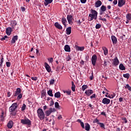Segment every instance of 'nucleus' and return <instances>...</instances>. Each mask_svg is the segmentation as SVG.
Masks as SVG:
<instances>
[{"mask_svg": "<svg viewBox=\"0 0 131 131\" xmlns=\"http://www.w3.org/2000/svg\"><path fill=\"white\" fill-rule=\"evenodd\" d=\"M19 107L18 103L17 102L13 103L10 107H9V113H10V115L12 116H16L17 115V113L18 111H17V108Z\"/></svg>", "mask_w": 131, "mask_h": 131, "instance_id": "f257e3e1", "label": "nucleus"}, {"mask_svg": "<svg viewBox=\"0 0 131 131\" xmlns=\"http://www.w3.org/2000/svg\"><path fill=\"white\" fill-rule=\"evenodd\" d=\"M90 14H89L88 16V21H93V20H97L98 18V12L97 11L91 9L90 10Z\"/></svg>", "mask_w": 131, "mask_h": 131, "instance_id": "f03ea898", "label": "nucleus"}, {"mask_svg": "<svg viewBox=\"0 0 131 131\" xmlns=\"http://www.w3.org/2000/svg\"><path fill=\"white\" fill-rule=\"evenodd\" d=\"M13 97H17V100L19 101L20 99H22V93H21V89L17 88L13 95Z\"/></svg>", "mask_w": 131, "mask_h": 131, "instance_id": "7ed1b4c3", "label": "nucleus"}, {"mask_svg": "<svg viewBox=\"0 0 131 131\" xmlns=\"http://www.w3.org/2000/svg\"><path fill=\"white\" fill-rule=\"evenodd\" d=\"M37 116L39 118L40 120H43L45 118V113L42 109L38 108L37 111Z\"/></svg>", "mask_w": 131, "mask_h": 131, "instance_id": "20e7f679", "label": "nucleus"}, {"mask_svg": "<svg viewBox=\"0 0 131 131\" xmlns=\"http://www.w3.org/2000/svg\"><path fill=\"white\" fill-rule=\"evenodd\" d=\"M20 123L24 125L26 124L27 125H31V121H30L28 118L26 117L21 119Z\"/></svg>", "mask_w": 131, "mask_h": 131, "instance_id": "39448f33", "label": "nucleus"}, {"mask_svg": "<svg viewBox=\"0 0 131 131\" xmlns=\"http://www.w3.org/2000/svg\"><path fill=\"white\" fill-rule=\"evenodd\" d=\"M55 111H56V110H55V108L51 107L49 108V110L46 111L45 112L46 116H50L51 113H53V112H55Z\"/></svg>", "mask_w": 131, "mask_h": 131, "instance_id": "423d86ee", "label": "nucleus"}, {"mask_svg": "<svg viewBox=\"0 0 131 131\" xmlns=\"http://www.w3.org/2000/svg\"><path fill=\"white\" fill-rule=\"evenodd\" d=\"M92 64L93 66H96V63L97 62V55L94 54L92 56L91 58Z\"/></svg>", "mask_w": 131, "mask_h": 131, "instance_id": "0eeeda50", "label": "nucleus"}, {"mask_svg": "<svg viewBox=\"0 0 131 131\" xmlns=\"http://www.w3.org/2000/svg\"><path fill=\"white\" fill-rule=\"evenodd\" d=\"M124 5H125V0H118V7L121 8Z\"/></svg>", "mask_w": 131, "mask_h": 131, "instance_id": "6e6552de", "label": "nucleus"}, {"mask_svg": "<svg viewBox=\"0 0 131 131\" xmlns=\"http://www.w3.org/2000/svg\"><path fill=\"white\" fill-rule=\"evenodd\" d=\"M69 24H72V20H73V16L71 15H68L67 17Z\"/></svg>", "mask_w": 131, "mask_h": 131, "instance_id": "1a4fd4ad", "label": "nucleus"}, {"mask_svg": "<svg viewBox=\"0 0 131 131\" xmlns=\"http://www.w3.org/2000/svg\"><path fill=\"white\" fill-rule=\"evenodd\" d=\"M102 103H103V104H104V105H108V104H110V99L107 98H104L102 99Z\"/></svg>", "mask_w": 131, "mask_h": 131, "instance_id": "9d476101", "label": "nucleus"}, {"mask_svg": "<svg viewBox=\"0 0 131 131\" xmlns=\"http://www.w3.org/2000/svg\"><path fill=\"white\" fill-rule=\"evenodd\" d=\"M45 68H46L47 71L49 73H50V72H51L52 71V69H51V67L50 66V65H49V64H48V63L45 62Z\"/></svg>", "mask_w": 131, "mask_h": 131, "instance_id": "9b49d317", "label": "nucleus"}, {"mask_svg": "<svg viewBox=\"0 0 131 131\" xmlns=\"http://www.w3.org/2000/svg\"><path fill=\"white\" fill-rule=\"evenodd\" d=\"M94 93V91L92 90H86L84 93L85 94H86V96H88V97H90L91 95L93 94Z\"/></svg>", "mask_w": 131, "mask_h": 131, "instance_id": "f8f14e48", "label": "nucleus"}, {"mask_svg": "<svg viewBox=\"0 0 131 131\" xmlns=\"http://www.w3.org/2000/svg\"><path fill=\"white\" fill-rule=\"evenodd\" d=\"M111 39L113 45H116L117 43V38L114 35L111 36Z\"/></svg>", "mask_w": 131, "mask_h": 131, "instance_id": "ddd939ff", "label": "nucleus"}, {"mask_svg": "<svg viewBox=\"0 0 131 131\" xmlns=\"http://www.w3.org/2000/svg\"><path fill=\"white\" fill-rule=\"evenodd\" d=\"M75 49L76 51H80L81 52H82V51H84V47H79L77 45L75 46Z\"/></svg>", "mask_w": 131, "mask_h": 131, "instance_id": "4468645a", "label": "nucleus"}, {"mask_svg": "<svg viewBox=\"0 0 131 131\" xmlns=\"http://www.w3.org/2000/svg\"><path fill=\"white\" fill-rule=\"evenodd\" d=\"M54 26H55L56 28H57V29H59V30H62V29H63L62 26H61V25H60L58 22L54 24Z\"/></svg>", "mask_w": 131, "mask_h": 131, "instance_id": "2eb2a0df", "label": "nucleus"}, {"mask_svg": "<svg viewBox=\"0 0 131 131\" xmlns=\"http://www.w3.org/2000/svg\"><path fill=\"white\" fill-rule=\"evenodd\" d=\"M102 6V2L100 0H98L95 2V8H100Z\"/></svg>", "mask_w": 131, "mask_h": 131, "instance_id": "dca6fc26", "label": "nucleus"}, {"mask_svg": "<svg viewBox=\"0 0 131 131\" xmlns=\"http://www.w3.org/2000/svg\"><path fill=\"white\" fill-rule=\"evenodd\" d=\"M6 33L7 35H11L12 33V28L8 27L6 29Z\"/></svg>", "mask_w": 131, "mask_h": 131, "instance_id": "f3484780", "label": "nucleus"}, {"mask_svg": "<svg viewBox=\"0 0 131 131\" xmlns=\"http://www.w3.org/2000/svg\"><path fill=\"white\" fill-rule=\"evenodd\" d=\"M113 64L114 66H117L119 64V60L117 58V57H116L114 59Z\"/></svg>", "mask_w": 131, "mask_h": 131, "instance_id": "a211bd4d", "label": "nucleus"}, {"mask_svg": "<svg viewBox=\"0 0 131 131\" xmlns=\"http://www.w3.org/2000/svg\"><path fill=\"white\" fill-rule=\"evenodd\" d=\"M16 40H18V36L17 35L14 36L12 37V39L11 41V43H16Z\"/></svg>", "mask_w": 131, "mask_h": 131, "instance_id": "6ab92c4d", "label": "nucleus"}, {"mask_svg": "<svg viewBox=\"0 0 131 131\" xmlns=\"http://www.w3.org/2000/svg\"><path fill=\"white\" fill-rule=\"evenodd\" d=\"M13 121L10 120L7 124V127L8 128L11 129L12 128V127H13Z\"/></svg>", "mask_w": 131, "mask_h": 131, "instance_id": "aec40b11", "label": "nucleus"}, {"mask_svg": "<svg viewBox=\"0 0 131 131\" xmlns=\"http://www.w3.org/2000/svg\"><path fill=\"white\" fill-rule=\"evenodd\" d=\"M102 50L103 51V54L104 56H107V55H108V49H107V48L103 47Z\"/></svg>", "mask_w": 131, "mask_h": 131, "instance_id": "412c9836", "label": "nucleus"}, {"mask_svg": "<svg viewBox=\"0 0 131 131\" xmlns=\"http://www.w3.org/2000/svg\"><path fill=\"white\" fill-rule=\"evenodd\" d=\"M53 3V0H45L44 5L47 7L50 4H52Z\"/></svg>", "mask_w": 131, "mask_h": 131, "instance_id": "4be33fe9", "label": "nucleus"}, {"mask_svg": "<svg viewBox=\"0 0 131 131\" xmlns=\"http://www.w3.org/2000/svg\"><path fill=\"white\" fill-rule=\"evenodd\" d=\"M66 33L68 35L71 34V27H69L66 29Z\"/></svg>", "mask_w": 131, "mask_h": 131, "instance_id": "5701e85b", "label": "nucleus"}, {"mask_svg": "<svg viewBox=\"0 0 131 131\" xmlns=\"http://www.w3.org/2000/svg\"><path fill=\"white\" fill-rule=\"evenodd\" d=\"M61 22L63 24V25H64V27H66V22H67V20H66V19L64 17V16H63L61 18Z\"/></svg>", "mask_w": 131, "mask_h": 131, "instance_id": "b1692460", "label": "nucleus"}, {"mask_svg": "<svg viewBox=\"0 0 131 131\" xmlns=\"http://www.w3.org/2000/svg\"><path fill=\"white\" fill-rule=\"evenodd\" d=\"M84 128L85 130L89 131L90 130V129H91V126L89 125V123H85Z\"/></svg>", "mask_w": 131, "mask_h": 131, "instance_id": "393cba45", "label": "nucleus"}, {"mask_svg": "<svg viewBox=\"0 0 131 131\" xmlns=\"http://www.w3.org/2000/svg\"><path fill=\"white\" fill-rule=\"evenodd\" d=\"M64 51L66 52H70V46H69V45H66L65 46H64Z\"/></svg>", "mask_w": 131, "mask_h": 131, "instance_id": "a878e982", "label": "nucleus"}, {"mask_svg": "<svg viewBox=\"0 0 131 131\" xmlns=\"http://www.w3.org/2000/svg\"><path fill=\"white\" fill-rule=\"evenodd\" d=\"M107 10V7H106L104 5H102L100 7V11L101 12H106V10Z\"/></svg>", "mask_w": 131, "mask_h": 131, "instance_id": "bb28decb", "label": "nucleus"}, {"mask_svg": "<svg viewBox=\"0 0 131 131\" xmlns=\"http://www.w3.org/2000/svg\"><path fill=\"white\" fill-rule=\"evenodd\" d=\"M119 67L120 70H125V67H124L122 63H120Z\"/></svg>", "mask_w": 131, "mask_h": 131, "instance_id": "cd10ccee", "label": "nucleus"}, {"mask_svg": "<svg viewBox=\"0 0 131 131\" xmlns=\"http://www.w3.org/2000/svg\"><path fill=\"white\" fill-rule=\"evenodd\" d=\"M11 25L12 27H15L17 25V21L16 20H12L11 22Z\"/></svg>", "mask_w": 131, "mask_h": 131, "instance_id": "c85d7f7f", "label": "nucleus"}, {"mask_svg": "<svg viewBox=\"0 0 131 131\" xmlns=\"http://www.w3.org/2000/svg\"><path fill=\"white\" fill-rule=\"evenodd\" d=\"M63 92L64 94H67V95H69V96H70L71 95V90H63Z\"/></svg>", "mask_w": 131, "mask_h": 131, "instance_id": "c756f323", "label": "nucleus"}, {"mask_svg": "<svg viewBox=\"0 0 131 131\" xmlns=\"http://www.w3.org/2000/svg\"><path fill=\"white\" fill-rule=\"evenodd\" d=\"M48 95L50 97H54V95L53 94V91L52 90H50L47 92Z\"/></svg>", "mask_w": 131, "mask_h": 131, "instance_id": "7c9ffc66", "label": "nucleus"}, {"mask_svg": "<svg viewBox=\"0 0 131 131\" xmlns=\"http://www.w3.org/2000/svg\"><path fill=\"white\" fill-rule=\"evenodd\" d=\"M54 97L55 98H60L61 97V93L59 92H56L54 94Z\"/></svg>", "mask_w": 131, "mask_h": 131, "instance_id": "2f4dec72", "label": "nucleus"}, {"mask_svg": "<svg viewBox=\"0 0 131 131\" xmlns=\"http://www.w3.org/2000/svg\"><path fill=\"white\" fill-rule=\"evenodd\" d=\"M72 91L73 92H75V84H74V82H72V87H71Z\"/></svg>", "mask_w": 131, "mask_h": 131, "instance_id": "473e14b6", "label": "nucleus"}, {"mask_svg": "<svg viewBox=\"0 0 131 131\" xmlns=\"http://www.w3.org/2000/svg\"><path fill=\"white\" fill-rule=\"evenodd\" d=\"M105 97H106L107 98H110V99H113V98L115 97V94H113L112 95H108V96L105 95Z\"/></svg>", "mask_w": 131, "mask_h": 131, "instance_id": "72a5a7b5", "label": "nucleus"}, {"mask_svg": "<svg viewBox=\"0 0 131 131\" xmlns=\"http://www.w3.org/2000/svg\"><path fill=\"white\" fill-rule=\"evenodd\" d=\"M123 76L125 78H127V79H128L129 78L130 75L129 73L124 74Z\"/></svg>", "mask_w": 131, "mask_h": 131, "instance_id": "f704fd0d", "label": "nucleus"}, {"mask_svg": "<svg viewBox=\"0 0 131 131\" xmlns=\"http://www.w3.org/2000/svg\"><path fill=\"white\" fill-rule=\"evenodd\" d=\"M108 63H110V61H109L108 60H104L103 63L104 67H106L107 65H108Z\"/></svg>", "mask_w": 131, "mask_h": 131, "instance_id": "c9c22d12", "label": "nucleus"}, {"mask_svg": "<svg viewBox=\"0 0 131 131\" xmlns=\"http://www.w3.org/2000/svg\"><path fill=\"white\" fill-rule=\"evenodd\" d=\"M126 18L127 20H129L130 21L131 20V14L130 13H128L126 15Z\"/></svg>", "mask_w": 131, "mask_h": 131, "instance_id": "e433bc0d", "label": "nucleus"}, {"mask_svg": "<svg viewBox=\"0 0 131 131\" xmlns=\"http://www.w3.org/2000/svg\"><path fill=\"white\" fill-rule=\"evenodd\" d=\"M8 38H9V37H8L7 35H5L3 38H2L0 39L2 40V41H4V40L8 41Z\"/></svg>", "mask_w": 131, "mask_h": 131, "instance_id": "4c0bfd02", "label": "nucleus"}, {"mask_svg": "<svg viewBox=\"0 0 131 131\" xmlns=\"http://www.w3.org/2000/svg\"><path fill=\"white\" fill-rule=\"evenodd\" d=\"M4 114H5V113L4 112H2V114L0 116L1 119L2 121H4V119H5V118L4 117Z\"/></svg>", "mask_w": 131, "mask_h": 131, "instance_id": "58836bf2", "label": "nucleus"}, {"mask_svg": "<svg viewBox=\"0 0 131 131\" xmlns=\"http://www.w3.org/2000/svg\"><path fill=\"white\" fill-rule=\"evenodd\" d=\"M46 95H47V92H46V91L43 90L41 93V98H43V97H45Z\"/></svg>", "mask_w": 131, "mask_h": 131, "instance_id": "ea45409f", "label": "nucleus"}, {"mask_svg": "<svg viewBox=\"0 0 131 131\" xmlns=\"http://www.w3.org/2000/svg\"><path fill=\"white\" fill-rule=\"evenodd\" d=\"M26 109V104L24 103L21 107V111H24Z\"/></svg>", "mask_w": 131, "mask_h": 131, "instance_id": "a19ab883", "label": "nucleus"}, {"mask_svg": "<svg viewBox=\"0 0 131 131\" xmlns=\"http://www.w3.org/2000/svg\"><path fill=\"white\" fill-rule=\"evenodd\" d=\"M125 89H127L128 90V91H130V92H131V87H130V86H129V85L128 84H127L125 86Z\"/></svg>", "mask_w": 131, "mask_h": 131, "instance_id": "79ce46f5", "label": "nucleus"}, {"mask_svg": "<svg viewBox=\"0 0 131 131\" xmlns=\"http://www.w3.org/2000/svg\"><path fill=\"white\" fill-rule=\"evenodd\" d=\"M98 125H100V127H102V128H105V125L104 123L99 122L98 123Z\"/></svg>", "mask_w": 131, "mask_h": 131, "instance_id": "37998d69", "label": "nucleus"}, {"mask_svg": "<svg viewBox=\"0 0 131 131\" xmlns=\"http://www.w3.org/2000/svg\"><path fill=\"white\" fill-rule=\"evenodd\" d=\"M86 89H88V85H83L82 86V90L83 92H84V91H85V90H86Z\"/></svg>", "mask_w": 131, "mask_h": 131, "instance_id": "c03bdc74", "label": "nucleus"}, {"mask_svg": "<svg viewBox=\"0 0 131 131\" xmlns=\"http://www.w3.org/2000/svg\"><path fill=\"white\" fill-rule=\"evenodd\" d=\"M101 27V24H96L95 26L96 29H100Z\"/></svg>", "mask_w": 131, "mask_h": 131, "instance_id": "a18cd8bd", "label": "nucleus"}, {"mask_svg": "<svg viewBox=\"0 0 131 131\" xmlns=\"http://www.w3.org/2000/svg\"><path fill=\"white\" fill-rule=\"evenodd\" d=\"M48 60L49 63H53V62H54V58H53L52 57L49 58L48 59Z\"/></svg>", "mask_w": 131, "mask_h": 131, "instance_id": "49530a36", "label": "nucleus"}, {"mask_svg": "<svg viewBox=\"0 0 131 131\" xmlns=\"http://www.w3.org/2000/svg\"><path fill=\"white\" fill-rule=\"evenodd\" d=\"M93 123H97V124H99V123H100V122L99 121V120H98L97 118H96L94 119Z\"/></svg>", "mask_w": 131, "mask_h": 131, "instance_id": "de8ad7c7", "label": "nucleus"}, {"mask_svg": "<svg viewBox=\"0 0 131 131\" xmlns=\"http://www.w3.org/2000/svg\"><path fill=\"white\" fill-rule=\"evenodd\" d=\"M55 83V79H52L50 81V84H53Z\"/></svg>", "mask_w": 131, "mask_h": 131, "instance_id": "09e8293b", "label": "nucleus"}, {"mask_svg": "<svg viewBox=\"0 0 131 131\" xmlns=\"http://www.w3.org/2000/svg\"><path fill=\"white\" fill-rule=\"evenodd\" d=\"M59 103L58 102H56L55 103V108H59Z\"/></svg>", "mask_w": 131, "mask_h": 131, "instance_id": "8fccbe9b", "label": "nucleus"}, {"mask_svg": "<svg viewBox=\"0 0 131 131\" xmlns=\"http://www.w3.org/2000/svg\"><path fill=\"white\" fill-rule=\"evenodd\" d=\"M0 63H1L0 66H1V67H2L3 66V63H4V58H3V57L2 58Z\"/></svg>", "mask_w": 131, "mask_h": 131, "instance_id": "3c124183", "label": "nucleus"}, {"mask_svg": "<svg viewBox=\"0 0 131 131\" xmlns=\"http://www.w3.org/2000/svg\"><path fill=\"white\" fill-rule=\"evenodd\" d=\"M96 98V94H93L92 96H90V99H95Z\"/></svg>", "mask_w": 131, "mask_h": 131, "instance_id": "603ef678", "label": "nucleus"}, {"mask_svg": "<svg viewBox=\"0 0 131 131\" xmlns=\"http://www.w3.org/2000/svg\"><path fill=\"white\" fill-rule=\"evenodd\" d=\"M6 66L7 67H11V62H6Z\"/></svg>", "mask_w": 131, "mask_h": 131, "instance_id": "864d4df0", "label": "nucleus"}, {"mask_svg": "<svg viewBox=\"0 0 131 131\" xmlns=\"http://www.w3.org/2000/svg\"><path fill=\"white\" fill-rule=\"evenodd\" d=\"M31 79L32 80L36 81L37 80V77H32Z\"/></svg>", "mask_w": 131, "mask_h": 131, "instance_id": "5fc2aeb1", "label": "nucleus"}, {"mask_svg": "<svg viewBox=\"0 0 131 131\" xmlns=\"http://www.w3.org/2000/svg\"><path fill=\"white\" fill-rule=\"evenodd\" d=\"M71 60V57H70V55H68L67 57V61H69Z\"/></svg>", "mask_w": 131, "mask_h": 131, "instance_id": "6e6d98bb", "label": "nucleus"}, {"mask_svg": "<svg viewBox=\"0 0 131 131\" xmlns=\"http://www.w3.org/2000/svg\"><path fill=\"white\" fill-rule=\"evenodd\" d=\"M80 125L82 127V128H84V124L83 122L80 123Z\"/></svg>", "mask_w": 131, "mask_h": 131, "instance_id": "4d7b16f0", "label": "nucleus"}, {"mask_svg": "<svg viewBox=\"0 0 131 131\" xmlns=\"http://www.w3.org/2000/svg\"><path fill=\"white\" fill-rule=\"evenodd\" d=\"M81 4H85L86 3V0H80Z\"/></svg>", "mask_w": 131, "mask_h": 131, "instance_id": "13d9d810", "label": "nucleus"}, {"mask_svg": "<svg viewBox=\"0 0 131 131\" xmlns=\"http://www.w3.org/2000/svg\"><path fill=\"white\" fill-rule=\"evenodd\" d=\"M12 94V93H11V92H9L7 93V97H8V98H9V97H11V95Z\"/></svg>", "mask_w": 131, "mask_h": 131, "instance_id": "bf43d9fd", "label": "nucleus"}, {"mask_svg": "<svg viewBox=\"0 0 131 131\" xmlns=\"http://www.w3.org/2000/svg\"><path fill=\"white\" fill-rule=\"evenodd\" d=\"M21 10L22 12H25V10H26L25 7H21Z\"/></svg>", "mask_w": 131, "mask_h": 131, "instance_id": "052dcab7", "label": "nucleus"}, {"mask_svg": "<svg viewBox=\"0 0 131 131\" xmlns=\"http://www.w3.org/2000/svg\"><path fill=\"white\" fill-rule=\"evenodd\" d=\"M101 115H103V116H106V113L102 112L101 113Z\"/></svg>", "mask_w": 131, "mask_h": 131, "instance_id": "680f3d73", "label": "nucleus"}, {"mask_svg": "<svg viewBox=\"0 0 131 131\" xmlns=\"http://www.w3.org/2000/svg\"><path fill=\"white\" fill-rule=\"evenodd\" d=\"M89 107H90L91 109H94V106H93V105H92L91 104H89Z\"/></svg>", "mask_w": 131, "mask_h": 131, "instance_id": "e2e57ef3", "label": "nucleus"}, {"mask_svg": "<svg viewBox=\"0 0 131 131\" xmlns=\"http://www.w3.org/2000/svg\"><path fill=\"white\" fill-rule=\"evenodd\" d=\"M114 5H117V0H114L113 1Z\"/></svg>", "mask_w": 131, "mask_h": 131, "instance_id": "0e129e2a", "label": "nucleus"}, {"mask_svg": "<svg viewBox=\"0 0 131 131\" xmlns=\"http://www.w3.org/2000/svg\"><path fill=\"white\" fill-rule=\"evenodd\" d=\"M122 101H123V98H122V97H120V98H119V102H122Z\"/></svg>", "mask_w": 131, "mask_h": 131, "instance_id": "69168bd1", "label": "nucleus"}, {"mask_svg": "<svg viewBox=\"0 0 131 131\" xmlns=\"http://www.w3.org/2000/svg\"><path fill=\"white\" fill-rule=\"evenodd\" d=\"M43 109L45 111V110H46V109H48V106L47 105H45L43 107Z\"/></svg>", "mask_w": 131, "mask_h": 131, "instance_id": "338daca9", "label": "nucleus"}, {"mask_svg": "<svg viewBox=\"0 0 131 131\" xmlns=\"http://www.w3.org/2000/svg\"><path fill=\"white\" fill-rule=\"evenodd\" d=\"M53 105H54V101L52 100L50 103V106H53Z\"/></svg>", "mask_w": 131, "mask_h": 131, "instance_id": "774afa93", "label": "nucleus"}]
</instances>
